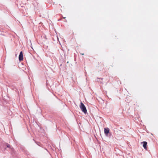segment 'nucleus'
<instances>
[{
    "label": "nucleus",
    "instance_id": "39448f33",
    "mask_svg": "<svg viewBox=\"0 0 158 158\" xmlns=\"http://www.w3.org/2000/svg\"><path fill=\"white\" fill-rule=\"evenodd\" d=\"M7 147L8 148H10V145L9 144H7Z\"/></svg>",
    "mask_w": 158,
    "mask_h": 158
},
{
    "label": "nucleus",
    "instance_id": "f257e3e1",
    "mask_svg": "<svg viewBox=\"0 0 158 158\" xmlns=\"http://www.w3.org/2000/svg\"><path fill=\"white\" fill-rule=\"evenodd\" d=\"M80 107L81 110L84 113L86 114L87 112V111L85 106L82 102H81V105H80Z\"/></svg>",
    "mask_w": 158,
    "mask_h": 158
},
{
    "label": "nucleus",
    "instance_id": "f03ea898",
    "mask_svg": "<svg viewBox=\"0 0 158 158\" xmlns=\"http://www.w3.org/2000/svg\"><path fill=\"white\" fill-rule=\"evenodd\" d=\"M19 60L20 61H22L23 60V54L22 51H21L20 52L19 55Z\"/></svg>",
    "mask_w": 158,
    "mask_h": 158
},
{
    "label": "nucleus",
    "instance_id": "0eeeda50",
    "mask_svg": "<svg viewBox=\"0 0 158 158\" xmlns=\"http://www.w3.org/2000/svg\"><path fill=\"white\" fill-rule=\"evenodd\" d=\"M82 55H83L84 54H81Z\"/></svg>",
    "mask_w": 158,
    "mask_h": 158
},
{
    "label": "nucleus",
    "instance_id": "7ed1b4c3",
    "mask_svg": "<svg viewBox=\"0 0 158 158\" xmlns=\"http://www.w3.org/2000/svg\"><path fill=\"white\" fill-rule=\"evenodd\" d=\"M104 133L106 135H107L108 133L109 132V129L108 128H104Z\"/></svg>",
    "mask_w": 158,
    "mask_h": 158
},
{
    "label": "nucleus",
    "instance_id": "20e7f679",
    "mask_svg": "<svg viewBox=\"0 0 158 158\" xmlns=\"http://www.w3.org/2000/svg\"><path fill=\"white\" fill-rule=\"evenodd\" d=\"M143 146L144 148L145 149H147V142H146V141H144V142H143Z\"/></svg>",
    "mask_w": 158,
    "mask_h": 158
},
{
    "label": "nucleus",
    "instance_id": "423d86ee",
    "mask_svg": "<svg viewBox=\"0 0 158 158\" xmlns=\"http://www.w3.org/2000/svg\"><path fill=\"white\" fill-rule=\"evenodd\" d=\"M66 17H63V18L64 19H65Z\"/></svg>",
    "mask_w": 158,
    "mask_h": 158
}]
</instances>
